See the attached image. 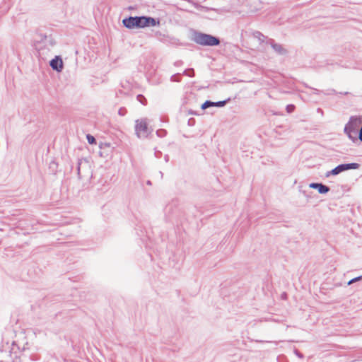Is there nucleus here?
Returning <instances> with one entry per match:
<instances>
[{"label":"nucleus","instance_id":"f8f14e48","mask_svg":"<svg viewBox=\"0 0 362 362\" xmlns=\"http://www.w3.org/2000/svg\"><path fill=\"white\" fill-rule=\"evenodd\" d=\"M86 139H87V141L90 144H95V139L94 138L93 136L90 135V134H88L86 136Z\"/></svg>","mask_w":362,"mask_h":362},{"label":"nucleus","instance_id":"20e7f679","mask_svg":"<svg viewBox=\"0 0 362 362\" xmlns=\"http://www.w3.org/2000/svg\"><path fill=\"white\" fill-rule=\"evenodd\" d=\"M55 45V41L52 37H45L36 45L39 56L45 59L52 52Z\"/></svg>","mask_w":362,"mask_h":362},{"label":"nucleus","instance_id":"a211bd4d","mask_svg":"<svg viewBox=\"0 0 362 362\" xmlns=\"http://www.w3.org/2000/svg\"><path fill=\"white\" fill-rule=\"evenodd\" d=\"M81 162H79L78 169H77L78 174H80V173H81Z\"/></svg>","mask_w":362,"mask_h":362},{"label":"nucleus","instance_id":"39448f33","mask_svg":"<svg viewBox=\"0 0 362 362\" xmlns=\"http://www.w3.org/2000/svg\"><path fill=\"white\" fill-rule=\"evenodd\" d=\"M146 118L138 119L135 121V133L139 138H146L151 133Z\"/></svg>","mask_w":362,"mask_h":362},{"label":"nucleus","instance_id":"0eeeda50","mask_svg":"<svg viewBox=\"0 0 362 362\" xmlns=\"http://www.w3.org/2000/svg\"><path fill=\"white\" fill-rule=\"evenodd\" d=\"M49 65L52 69L57 72H61L64 69V63L62 59L59 56H56L54 59H52Z\"/></svg>","mask_w":362,"mask_h":362},{"label":"nucleus","instance_id":"423d86ee","mask_svg":"<svg viewBox=\"0 0 362 362\" xmlns=\"http://www.w3.org/2000/svg\"><path fill=\"white\" fill-rule=\"evenodd\" d=\"M359 164L353 163H347V164H341L332 169L330 171H327L325 173L326 177H329L332 175H337L339 173L351 169H358L359 168Z\"/></svg>","mask_w":362,"mask_h":362},{"label":"nucleus","instance_id":"9b49d317","mask_svg":"<svg viewBox=\"0 0 362 362\" xmlns=\"http://www.w3.org/2000/svg\"><path fill=\"white\" fill-rule=\"evenodd\" d=\"M272 47L274 51H276V52H278L279 54H282L284 52V48L280 45L272 44Z\"/></svg>","mask_w":362,"mask_h":362},{"label":"nucleus","instance_id":"f257e3e1","mask_svg":"<svg viewBox=\"0 0 362 362\" xmlns=\"http://www.w3.org/2000/svg\"><path fill=\"white\" fill-rule=\"evenodd\" d=\"M123 25L129 28H144L146 27H154L159 25V21L151 17L135 16L123 19Z\"/></svg>","mask_w":362,"mask_h":362},{"label":"nucleus","instance_id":"f3484780","mask_svg":"<svg viewBox=\"0 0 362 362\" xmlns=\"http://www.w3.org/2000/svg\"><path fill=\"white\" fill-rule=\"evenodd\" d=\"M358 132V137L357 138V139H358L361 141H362V126Z\"/></svg>","mask_w":362,"mask_h":362},{"label":"nucleus","instance_id":"7ed1b4c3","mask_svg":"<svg viewBox=\"0 0 362 362\" xmlns=\"http://www.w3.org/2000/svg\"><path fill=\"white\" fill-rule=\"evenodd\" d=\"M190 39L202 46L213 47L220 44V40L216 37L195 30L192 32Z\"/></svg>","mask_w":362,"mask_h":362},{"label":"nucleus","instance_id":"1a4fd4ad","mask_svg":"<svg viewBox=\"0 0 362 362\" xmlns=\"http://www.w3.org/2000/svg\"><path fill=\"white\" fill-rule=\"evenodd\" d=\"M226 102H227L226 100L218 101V102H211L209 100H206L202 105L201 107L202 110H206V108L210 107H223L226 104Z\"/></svg>","mask_w":362,"mask_h":362},{"label":"nucleus","instance_id":"ddd939ff","mask_svg":"<svg viewBox=\"0 0 362 362\" xmlns=\"http://www.w3.org/2000/svg\"><path fill=\"white\" fill-rule=\"evenodd\" d=\"M137 100H138V101H139L141 103H142V104H144V105H145V104H146V103H145V102H146V99H145V98H144L143 95H139L137 96Z\"/></svg>","mask_w":362,"mask_h":362},{"label":"nucleus","instance_id":"2eb2a0df","mask_svg":"<svg viewBox=\"0 0 362 362\" xmlns=\"http://www.w3.org/2000/svg\"><path fill=\"white\" fill-rule=\"evenodd\" d=\"M110 144L109 143H101L99 145L100 148H103L105 147H110Z\"/></svg>","mask_w":362,"mask_h":362},{"label":"nucleus","instance_id":"6e6552de","mask_svg":"<svg viewBox=\"0 0 362 362\" xmlns=\"http://www.w3.org/2000/svg\"><path fill=\"white\" fill-rule=\"evenodd\" d=\"M309 187L317 189L321 194H325L329 192V187L322 183L312 182L309 184Z\"/></svg>","mask_w":362,"mask_h":362},{"label":"nucleus","instance_id":"f03ea898","mask_svg":"<svg viewBox=\"0 0 362 362\" xmlns=\"http://www.w3.org/2000/svg\"><path fill=\"white\" fill-rule=\"evenodd\" d=\"M362 127V116H351L345 124L344 132L353 142L357 140L356 134Z\"/></svg>","mask_w":362,"mask_h":362},{"label":"nucleus","instance_id":"4468645a","mask_svg":"<svg viewBox=\"0 0 362 362\" xmlns=\"http://www.w3.org/2000/svg\"><path fill=\"white\" fill-rule=\"evenodd\" d=\"M293 110H294V105H287L286 110L288 112H289V113L292 112L293 111Z\"/></svg>","mask_w":362,"mask_h":362},{"label":"nucleus","instance_id":"9d476101","mask_svg":"<svg viewBox=\"0 0 362 362\" xmlns=\"http://www.w3.org/2000/svg\"><path fill=\"white\" fill-rule=\"evenodd\" d=\"M253 37L260 42H264L265 37L260 32L256 31L252 34Z\"/></svg>","mask_w":362,"mask_h":362},{"label":"nucleus","instance_id":"dca6fc26","mask_svg":"<svg viewBox=\"0 0 362 362\" xmlns=\"http://www.w3.org/2000/svg\"><path fill=\"white\" fill-rule=\"evenodd\" d=\"M361 279H362V276L356 277V278H354V279L350 280L348 284H351L352 283L356 282V281H358V280H360Z\"/></svg>","mask_w":362,"mask_h":362}]
</instances>
